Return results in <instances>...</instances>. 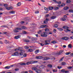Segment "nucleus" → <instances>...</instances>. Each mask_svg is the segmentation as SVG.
<instances>
[{"instance_id": "nucleus-1", "label": "nucleus", "mask_w": 73, "mask_h": 73, "mask_svg": "<svg viewBox=\"0 0 73 73\" xmlns=\"http://www.w3.org/2000/svg\"><path fill=\"white\" fill-rule=\"evenodd\" d=\"M37 62V61H31L28 62L26 63V65H30V64H33V63H36Z\"/></svg>"}, {"instance_id": "nucleus-2", "label": "nucleus", "mask_w": 73, "mask_h": 73, "mask_svg": "<svg viewBox=\"0 0 73 73\" xmlns=\"http://www.w3.org/2000/svg\"><path fill=\"white\" fill-rule=\"evenodd\" d=\"M62 28L65 29H66L67 31L65 30L64 31L66 32H70L71 31L70 30L68 29L69 28L66 26H64L62 27Z\"/></svg>"}, {"instance_id": "nucleus-3", "label": "nucleus", "mask_w": 73, "mask_h": 73, "mask_svg": "<svg viewBox=\"0 0 73 73\" xmlns=\"http://www.w3.org/2000/svg\"><path fill=\"white\" fill-rule=\"evenodd\" d=\"M47 34L48 33L47 32H44L41 34V36L42 37H47Z\"/></svg>"}, {"instance_id": "nucleus-4", "label": "nucleus", "mask_w": 73, "mask_h": 73, "mask_svg": "<svg viewBox=\"0 0 73 73\" xmlns=\"http://www.w3.org/2000/svg\"><path fill=\"white\" fill-rule=\"evenodd\" d=\"M11 56H19V53H18V52H16L15 53H14L13 54L11 55Z\"/></svg>"}, {"instance_id": "nucleus-5", "label": "nucleus", "mask_w": 73, "mask_h": 73, "mask_svg": "<svg viewBox=\"0 0 73 73\" xmlns=\"http://www.w3.org/2000/svg\"><path fill=\"white\" fill-rule=\"evenodd\" d=\"M61 40H68L69 39V38L67 37H63L61 38Z\"/></svg>"}, {"instance_id": "nucleus-6", "label": "nucleus", "mask_w": 73, "mask_h": 73, "mask_svg": "<svg viewBox=\"0 0 73 73\" xmlns=\"http://www.w3.org/2000/svg\"><path fill=\"white\" fill-rule=\"evenodd\" d=\"M50 58H47V57H44L42 58V59L43 60H49Z\"/></svg>"}, {"instance_id": "nucleus-7", "label": "nucleus", "mask_w": 73, "mask_h": 73, "mask_svg": "<svg viewBox=\"0 0 73 73\" xmlns=\"http://www.w3.org/2000/svg\"><path fill=\"white\" fill-rule=\"evenodd\" d=\"M23 48L22 47H21L19 48L18 49H15V51H17V50H21V51H23Z\"/></svg>"}, {"instance_id": "nucleus-8", "label": "nucleus", "mask_w": 73, "mask_h": 73, "mask_svg": "<svg viewBox=\"0 0 73 73\" xmlns=\"http://www.w3.org/2000/svg\"><path fill=\"white\" fill-rule=\"evenodd\" d=\"M39 68V69H44V68H46V66H45L42 65L40 66Z\"/></svg>"}, {"instance_id": "nucleus-9", "label": "nucleus", "mask_w": 73, "mask_h": 73, "mask_svg": "<svg viewBox=\"0 0 73 73\" xmlns=\"http://www.w3.org/2000/svg\"><path fill=\"white\" fill-rule=\"evenodd\" d=\"M35 72L37 73H41V70H40L38 69L35 70Z\"/></svg>"}, {"instance_id": "nucleus-10", "label": "nucleus", "mask_w": 73, "mask_h": 73, "mask_svg": "<svg viewBox=\"0 0 73 73\" xmlns=\"http://www.w3.org/2000/svg\"><path fill=\"white\" fill-rule=\"evenodd\" d=\"M36 59H41V58H42V56H38L36 57Z\"/></svg>"}, {"instance_id": "nucleus-11", "label": "nucleus", "mask_w": 73, "mask_h": 73, "mask_svg": "<svg viewBox=\"0 0 73 73\" xmlns=\"http://www.w3.org/2000/svg\"><path fill=\"white\" fill-rule=\"evenodd\" d=\"M57 17L56 16H52L51 17L50 19H56Z\"/></svg>"}, {"instance_id": "nucleus-12", "label": "nucleus", "mask_w": 73, "mask_h": 73, "mask_svg": "<svg viewBox=\"0 0 73 73\" xmlns=\"http://www.w3.org/2000/svg\"><path fill=\"white\" fill-rule=\"evenodd\" d=\"M19 64L21 65H26V63H25L21 62L19 63Z\"/></svg>"}, {"instance_id": "nucleus-13", "label": "nucleus", "mask_w": 73, "mask_h": 73, "mask_svg": "<svg viewBox=\"0 0 73 73\" xmlns=\"http://www.w3.org/2000/svg\"><path fill=\"white\" fill-rule=\"evenodd\" d=\"M48 40H46L45 41V45H49V43H48Z\"/></svg>"}, {"instance_id": "nucleus-14", "label": "nucleus", "mask_w": 73, "mask_h": 73, "mask_svg": "<svg viewBox=\"0 0 73 73\" xmlns=\"http://www.w3.org/2000/svg\"><path fill=\"white\" fill-rule=\"evenodd\" d=\"M66 64L65 62H62L61 64L62 65H65Z\"/></svg>"}, {"instance_id": "nucleus-15", "label": "nucleus", "mask_w": 73, "mask_h": 73, "mask_svg": "<svg viewBox=\"0 0 73 73\" xmlns=\"http://www.w3.org/2000/svg\"><path fill=\"white\" fill-rule=\"evenodd\" d=\"M64 52L63 50H61L59 52V53L58 54V55H60V54H61V53H62Z\"/></svg>"}, {"instance_id": "nucleus-16", "label": "nucleus", "mask_w": 73, "mask_h": 73, "mask_svg": "<svg viewBox=\"0 0 73 73\" xmlns=\"http://www.w3.org/2000/svg\"><path fill=\"white\" fill-rule=\"evenodd\" d=\"M23 23H24V21H21L20 23H19L18 24H17V25H20V24H23Z\"/></svg>"}, {"instance_id": "nucleus-17", "label": "nucleus", "mask_w": 73, "mask_h": 73, "mask_svg": "<svg viewBox=\"0 0 73 73\" xmlns=\"http://www.w3.org/2000/svg\"><path fill=\"white\" fill-rule=\"evenodd\" d=\"M53 9V7H49L48 8L49 10H52Z\"/></svg>"}, {"instance_id": "nucleus-18", "label": "nucleus", "mask_w": 73, "mask_h": 73, "mask_svg": "<svg viewBox=\"0 0 73 73\" xmlns=\"http://www.w3.org/2000/svg\"><path fill=\"white\" fill-rule=\"evenodd\" d=\"M16 29H17V30H20V31H21V30H22V28H16Z\"/></svg>"}, {"instance_id": "nucleus-19", "label": "nucleus", "mask_w": 73, "mask_h": 73, "mask_svg": "<svg viewBox=\"0 0 73 73\" xmlns=\"http://www.w3.org/2000/svg\"><path fill=\"white\" fill-rule=\"evenodd\" d=\"M47 66L48 67V68H52V65L51 64H48L47 65Z\"/></svg>"}, {"instance_id": "nucleus-20", "label": "nucleus", "mask_w": 73, "mask_h": 73, "mask_svg": "<svg viewBox=\"0 0 73 73\" xmlns=\"http://www.w3.org/2000/svg\"><path fill=\"white\" fill-rule=\"evenodd\" d=\"M37 69V68L36 67H33L32 68V70H36Z\"/></svg>"}, {"instance_id": "nucleus-21", "label": "nucleus", "mask_w": 73, "mask_h": 73, "mask_svg": "<svg viewBox=\"0 0 73 73\" xmlns=\"http://www.w3.org/2000/svg\"><path fill=\"white\" fill-rule=\"evenodd\" d=\"M69 7H65L64 8V10H67V9H68Z\"/></svg>"}, {"instance_id": "nucleus-22", "label": "nucleus", "mask_w": 73, "mask_h": 73, "mask_svg": "<svg viewBox=\"0 0 73 73\" xmlns=\"http://www.w3.org/2000/svg\"><path fill=\"white\" fill-rule=\"evenodd\" d=\"M15 39H18V38H20V37L19 36H15Z\"/></svg>"}, {"instance_id": "nucleus-23", "label": "nucleus", "mask_w": 73, "mask_h": 73, "mask_svg": "<svg viewBox=\"0 0 73 73\" xmlns=\"http://www.w3.org/2000/svg\"><path fill=\"white\" fill-rule=\"evenodd\" d=\"M17 6H20V5H21V3L20 2H19L17 4Z\"/></svg>"}, {"instance_id": "nucleus-24", "label": "nucleus", "mask_w": 73, "mask_h": 73, "mask_svg": "<svg viewBox=\"0 0 73 73\" xmlns=\"http://www.w3.org/2000/svg\"><path fill=\"white\" fill-rule=\"evenodd\" d=\"M55 10H57L58 9V7H54Z\"/></svg>"}, {"instance_id": "nucleus-25", "label": "nucleus", "mask_w": 73, "mask_h": 73, "mask_svg": "<svg viewBox=\"0 0 73 73\" xmlns=\"http://www.w3.org/2000/svg\"><path fill=\"white\" fill-rule=\"evenodd\" d=\"M58 29L60 31H63V29L61 28H58Z\"/></svg>"}, {"instance_id": "nucleus-26", "label": "nucleus", "mask_w": 73, "mask_h": 73, "mask_svg": "<svg viewBox=\"0 0 73 73\" xmlns=\"http://www.w3.org/2000/svg\"><path fill=\"white\" fill-rule=\"evenodd\" d=\"M38 52H39V50H36L35 51V53L36 54H37V53H38Z\"/></svg>"}, {"instance_id": "nucleus-27", "label": "nucleus", "mask_w": 73, "mask_h": 73, "mask_svg": "<svg viewBox=\"0 0 73 73\" xmlns=\"http://www.w3.org/2000/svg\"><path fill=\"white\" fill-rule=\"evenodd\" d=\"M21 28L22 29H27V27H22Z\"/></svg>"}, {"instance_id": "nucleus-28", "label": "nucleus", "mask_w": 73, "mask_h": 73, "mask_svg": "<svg viewBox=\"0 0 73 73\" xmlns=\"http://www.w3.org/2000/svg\"><path fill=\"white\" fill-rule=\"evenodd\" d=\"M65 70L64 69H62L61 70V72H62L63 73H65Z\"/></svg>"}, {"instance_id": "nucleus-29", "label": "nucleus", "mask_w": 73, "mask_h": 73, "mask_svg": "<svg viewBox=\"0 0 73 73\" xmlns=\"http://www.w3.org/2000/svg\"><path fill=\"white\" fill-rule=\"evenodd\" d=\"M14 32L16 33L17 32H19V31H18L17 30L15 29L14 30Z\"/></svg>"}, {"instance_id": "nucleus-30", "label": "nucleus", "mask_w": 73, "mask_h": 73, "mask_svg": "<svg viewBox=\"0 0 73 73\" xmlns=\"http://www.w3.org/2000/svg\"><path fill=\"white\" fill-rule=\"evenodd\" d=\"M9 13H10L13 14L15 13V12L14 11H11L9 12Z\"/></svg>"}, {"instance_id": "nucleus-31", "label": "nucleus", "mask_w": 73, "mask_h": 73, "mask_svg": "<svg viewBox=\"0 0 73 73\" xmlns=\"http://www.w3.org/2000/svg\"><path fill=\"white\" fill-rule=\"evenodd\" d=\"M64 57H63L61 58V59L60 60V62H61L63 61V59H64Z\"/></svg>"}, {"instance_id": "nucleus-32", "label": "nucleus", "mask_w": 73, "mask_h": 73, "mask_svg": "<svg viewBox=\"0 0 73 73\" xmlns=\"http://www.w3.org/2000/svg\"><path fill=\"white\" fill-rule=\"evenodd\" d=\"M65 5L64 4V3H62L60 6L61 7H64Z\"/></svg>"}, {"instance_id": "nucleus-33", "label": "nucleus", "mask_w": 73, "mask_h": 73, "mask_svg": "<svg viewBox=\"0 0 73 73\" xmlns=\"http://www.w3.org/2000/svg\"><path fill=\"white\" fill-rule=\"evenodd\" d=\"M68 47L70 48H72V45H71V44H70L68 45Z\"/></svg>"}, {"instance_id": "nucleus-34", "label": "nucleus", "mask_w": 73, "mask_h": 73, "mask_svg": "<svg viewBox=\"0 0 73 73\" xmlns=\"http://www.w3.org/2000/svg\"><path fill=\"white\" fill-rule=\"evenodd\" d=\"M49 31V29L48 28H46L45 29V31H46V32H48Z\"/></svg>"}, {"instance_id": "nucleus-35", "label": "nucleus", "mask_w": 73, "mask_h": 73, "mask_svg": "<svg viewBox=\"0 0 73 73\" xmlns=\"http://www.w3.org/2000/svg\"><path fill=\"white\" fill-rule=\"evenodd\" d=\"M41 32H42L41 30H40L38 32V34H41Z\"/></svg>"}, {"instance_id": "nucleus-36", "label": "nucleus", "mask_w": 73, "mask_h": 73, "mask_svg": "<svg viewBox=\"0 0 73 73\" xmlns=\"http://www.w3.org/2000/svg\"><path fill=\"white\" fill-rule=\"evenodd\" d=\"M40 28H45V25H42L40 26Z\"/></svg>"}, {"instance_id": "nucleus-37", "label": "nucleus", "mask_w": 73, "mask_h": 73, "mask_svg": "<svg viewBox=\"0 0 73 73\" xmlns=\"http://www.w3.org/2000/svg\"><path fill=\"white\" fill-rule=\"evenodd\" d=\"M56 41L54 40V41H52V44H56Z\"/></svg>"}, {"instance_id": "nucleus-38", "label": "nucleus", "mask_w": 73, "mask_h": 73, "mask_svg": "<svg viewBox=\"0 0 73 73\" xmlns=\"http://www.w3.org/2000/svg\"><path fill=\"white\" fill-rule=\"evenodd\" d=\"M32 39H33V40H37V38H33Z\"/></svg>"}, {"instance_id": "nucleus-39", "label": "nucleus", "mask_w": 73, "mask_h": 73, "mask_svg": "<svg viewBox=\"0 0 73 73\" xmlns=\"http://www.w3.org/2000/svg\"><path fill=\"white\" fill-rule=\"evenodd\" d=\"M33 50L32 49H29L28 50L29 52H33Z\"/></svg>"}, {"instance_id": "nucleus-40", "label": "nucleus", "mask_w": 73, "mask_h": 73, "mask_svg": "<svg viewBox=\"0 0 73 73\" xmlns=\"http://www.w3.org/2000/svg\"><path fill=\"white\" fill-rule=\"evenodd\" d=\"M58 27V25H57L56 24L54 25V27H55V28H57Z\"/></svg>"}, {"instance_id": "nucleus-41", "label": "nucleus", "mask_w": 73, "mask_h": 73, "mask_svg": "<svg viewBox=\"0 0 73 73\" xmlns=\"http://www.w3.org/2000/svg\"><path fill=\"white\" fill-rule=\"evenodd\" d=\"M5 68H6V69H9L10 68V67L9 66H6L5 67Z\"/></svg>"}, {"instance_id": "nucleus-42", "label": "nucleus", "mask_w": 73, "mask_h": 73, "mask_svg": "<svg viewBox=\"0 0 73 73\" xmlns=\"http://www.w3.org/2000/svg\"><path fill=\"white\" fill-rule=\"evenodd\" d=\"M44 24H47L48 23V21H44Z\"/></svg>"}, {"instance_id": "nucleus-43", "label": "nucleus", "mask_w": 73, "mask_h": 73, "mask_svg": "<svg viewBox=\"0 0 73 73\" xmlns=\"http://www.w3.org/2000/svg\"><path fill=\"white\" fill-rule=\"evenodd\" d=\"M4 6L5 7H7L8 6V5L7 4H5L4 5Z\"/></svg>"}, {"instance_id": "nucleus-44", "label": "nucleus", "mask_w": 73, "mask_h": 73, "mask_svg": "<svg viewBox=\"0 0 73 73\" xmlns=\"http://www.w3.org/2000/svg\"><path fill=\"white\" fill-rule=\"evenodd\" d=\"M69 12H70L71 13H73V10H69Z\"/></svg>"}, {"instance_id": "nucleus-45", "label": "nucleus", "mask_w": 73, "mask_h": 73, "mask_svg": "<svg viewBox=\"0 0 73 73\" xmlns=\"http://www.w3.org/2000/svg\"><path fill=\"white\" fill-rule=\"evenodd\" d=\"M70 0H68L66 1V3H70Z\"/></svg>"}, {"instance_id": "nucleus-46", "label": "nucleus", "mask_w": 73, "mask_h": 73, "mask_svg": "<svg viewBox=\"0 0 73 73\" xmlns=\"http://www.w3.org/2000/svg\"><path fill=\"white\" fill-rule=\"evenodd\" d=\"M25 49H29V47H28L27 46H25Z\"/></svg>"}, {"instance_id": "nucleus-47", "label": "nucleus", "mask_w": 73, "mask_h": 73, "mask_svg": "<svg viewBox=\"0 0 73 73\" xmlns=\"http://www.w3.org/2000/svg\"><path fill=\"white\" fill-rule=\"evenodd\" d=\"M70 53L69 52H67L66 53V55H69Z\"/></svg>"}, {"instance_id": "nucleus-48", "label": "nucleus", "mask_w": 73, "mask_h": 73, "mask_svg": "<svg viewBox=\"0 0 73 73\" xmlns=\"http://www.w3.org/2000/svg\"><path fill=\"white\" fill-rule=\"evenodd\" d=\"M57 3L58 4H60L61 3V1H59V2H58L57 1V3Z\"/></svg>"}, {"instance_id": "nucleus-49", "label": "nucleus", "mask_w": 73, "mask_h": 73, "mask_svg": "<svg viewBox=\"0 0 73 73\" xmlns=\"http://www.w3.org/2000/svg\"><path fill=\"white\" fill-rule=\"evenodd\" d=\"M19 70V69L18 68H16L15 69V71H18Z\"/></svg>"}, {"instance_id": "nucleus-50", "label": "nucleus", "mask_w": 73, "mask_h": 73, "mask_svg": "<svg viewBox=\"0 0 73 73\" xmlns=\"http://www.w3.org/2000/svg\"><path fill=\"white\" fill-rule=\"evenodd\" d=\"M23 57H27V54H24L23 55Z\"/></svg>"}, {"instance_id": "nucleus-51", "label": "nucleus", "mask_w": 73, "mask_h": 73, "mask_svg": "<svg viewBox=\"0 0 73 73\" xmlns=\"http://www.w3.org/2000/svg\"><path fill=\"white\" fill-rule=\"evenodd\" d=\"M52 1H54V3H57V1L56 0H52Z\"/></svg>"}, {"instance_id": "nucleus-52", "label": "nucleus", "mask_w": 73, "mask_h": 73, "mask_svg": "<svg viewBox=\"0 0 73 73\" xmlns=\"http://www.w3.org/2000/svg\"><path fill=\"white\" fill-rule=\"evenodd\" d=\"M44 9H45V11H48V9L46 7H45L44 8Z\"/></svg>"}, {"instance_id": "nucleus-53", "label": "nucleus", "mask_w": 73, "mask_h": 73, "mask_svg": "<svg viewBox=\"0 0 73 73\" xmlns=\"http://www.w3.org/2000/svg\"><path fill=\"white\" fill-rule=\"evenodd\" d=\"M58 68L59 69H61L62 68V67L61 66L59 67V66H58Z\"/></svg>"}, {"instance_id": "nucleus-54", "label": "nucleus", "mask_w": 73, "mask_h": 73, "mask_svg": "<svg viewBox=\"0 0 73 73\" xmlns=\"http://www.w3.org/2000/svg\"><path fill=\"white\" fill-rule=\"evenodd\" d=\"M39 13V12L38 11H36L35 12V13L36 14H37V13Z\"/></svg>"}, {"instance_id": "nucleus-55", "label": "nucleus", "mask_w": 73, "mask_h": 73, "mask_svg": "<svg viewBox=\"0 0 73 73\" xmlns=\"http://www.w3.org/2000/svg\"><path fill=\"white\" fill-rule=\"evenodd\" d=\"M23 33L24 34H26L27 33V32L25 31H23Z\"/></svg>"}, {"instance_id": "nucleus-56", "label": "nucleus", "mask_w": 73, "mask_h": 73, "mask_svg": "<svg viewBox=\"0 0 73 73\" xmlns=\"http://www.w3.org/2000/svg\"><path fill=\"white\" fill-rule=\"evenodd\" d=\"M62 21H65L66 20V19H65V18H62Z\"/></svg>"}, {"instance_id": "nucleus-57", "label": "nucleus", "mask_w": 73, "mask_h": 73, "mask_svg": "<svg viewBox=\"0 0 73 73\" xmlns=\"http://www.w3.org/2000/svg\"><path fill=\"white\" fill-rule=\"evenodd\" d=\"M6 9H7V10H10V9L9 7H6Z\"/></svg>"}, {"instance_id": "nucleus-58", "label": "nucleus", "mask_w": 73, "mask_h": 73, "mask_svg": "<svg viewBox=\"0 0 73 73\" xmlns=\"http://www.w3.org/2000/svg\"><path fill=\"white\" fill-rule=\"evenodd\" d=\"M9 8H10V9H13V7H9Z\"/></svg>"}, {"instance_id": "nucleus-59", "label": "nucleus", "mask_w": 73, "mask_h": 73, "mask_svg": "<svg viewBox=\"0 0 73 73\" xmlns=\"http://www.w3.org/2000/svg\"><path fill=\"white\" fill-rule=\"evenodd\" d=\"M29 72L30 73H33V71H31V70H29Z\"/></svg>"}, {"instance_id": "nucleus-60", "label": "nucleus", "mask_w": 73, "mask_h": 73, "mask_svg": "<svg viewBox=\"0 0 73 73\" xmlns=\"http://www.w3.org/2000/svg\"><path fill=\"white\" fill-rule=\"evenodd\" d=\"M5 43H8V41L7 40H5Z\"/></svg>"}, {"instance_id": "nucleus-61", "label": "nucleus", "mask_w": 73, "mask_h": 73, "mask_svg": "<svg viewBox=\"0 0 73 73\" xmlns=\"http://www.w3.org/2000/svg\"><path fill=\"white\" fill-rule=\"evenodd\" d=\"M53 72H57V70H53Z\"/></svg>"}, {"instance_id": "nucleus-62", "label": "nucleus", "mask_w": 73, "mask_h": 73, "mask_svg": "<svg viewBox=\"0 0 73 73\" xmlns=\"http://www.w3.org/2000/svg\"><path fill=\"white\" fill-rule=\"evenodd\" d=\"M72 68V67L71 66L68 67V69H71V68Z\"/></svg>"}, {"instance_id": "nucleus-63", "label": "nucleus", "mask_w": 73, "mask_h": 73, "mask_svg": "<svg viewBox=\"0 0 73 73\" xmlns=\"http://www.w3.org/2000/svg\"><path fill=\"white\" fill-rule=\"evenodd\" d=\"M40 45H41V46H44V44L43 43H40Z\"/></svg>"}, {"instance_id": "nucleus-64", "label": "nucleus", "mask_w": 73, "mask_h": 73, "mask_svg": "<svg viewBox=\"0 0 73 73\" xmlns=\"http://www.w3.org/2000/svg\"><path fill=\"white\" fill-rule=\"evenodd\" d=\"M65 73H69V72L68 71H66L65 72Z\"/></svg>"}]
</instances>
